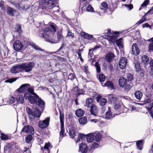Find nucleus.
I'll return each instance as SVG.
<instances>
[{"mask_svg":"<svg viewBox=\"0 0 153 153\" xmlns=\"http://www.w3.org/2000/svg\"><path fill=\"white\" fill-rule=\"evenodd\" d=\"M87 142L88 143L92 142L94 140V133H91L86 135Z\"/></svg>","mask_w":153,"mask_h":153,"instance_id":"b1692460","label":"nucleus"},{"mask_svg":"<svg viewBox=\"0 0 153 153\" xmlns=\"http://www.w3.org/2000/svg\"><path fill=\"white\" fill-rule=\"evenodd\" d=\"M106 33L107 35L105 38L109 41L114 42L115 41L116 39V37L114 35L119 34L120 33V32L115 31L113 32H112V34H111V29H108Z\"/></svg>","mask_w":153,"mask_h":153,"instance_id":"423d86ee","label":"nucleus"},{"mask_svg":"<svg viewBox=\"0 0 153 153\" xmlns=\"http://www.w3.org/2000/svg\"><path fill=\"white\" fill-rule=\"evenodd\" d=\"M16 98L17 104L19 103H22L24 102V99L22 94H18Z\"/></svg>","mask_w":153,"mask_h":153,"instance_id":"412c9836","label":"nucleus"},{"mask_svg":"<svg viewBox=\"0 0 153 153\" xmlns=\"http://www.w3.org/2000/svg\"><path fill=\"white\" fill-rule=\"evenodd\" d=\"M40 4L42 6V9L47 10L54 7V1H47V0H40Z\"/></svg>","mask_w":153,"mask_h":153,"instance_id":"20e7f679","label":"nucleus"},{"mask_svg":"<svg viewBox=\"0 0 153 153\" xmlns=\"http://www.w3.org/2000/svg\"><path fill=\"white\" fill-rule=\"evenodd\" d=\"M143 93L140 91H136L134 93V95L136 98L138 100H140L142 97Z\"/></svg>","mask_w":153,"mask_h":153,"instance_id":"cd10ccee","label":"nucleus"},{"mask_svg":"<svg viewBox=\"0 0 153 153\" xmlns=\"http://www.w3.org/2000/svg\"><path fill=\"white\" fill-rule=\"evenodd\" d=\"M127 59L124 57L121 58L119 62L120 68L121 69H124L126 67L127 63Z\"/></svg>","mask_w":153,"mask_h":153,"instance_id":"f8f14e48","label":"nucleus"},{"mask_svg":"<svg viewBox=\"0 0 153 153\" xmlns=\"http://www.w3.org/2000/svg\"><path fill=\"white\" fill-rule=\"evenodd\" d=\"M142 142L141 140H138L136 142V145L137 148L140 150H142Z\"/></svg>","mask_w":153,"mask_h":153,"instance_id":"a19ab883","label":"nucleus"},{"mask_svg":"<svg viewBox=\"0 0 153 153\" xmlns=\"http://www.w3.org/2000/svg\"><path fill=\"white\" fill-rule=\"evenodd\" d=\"M30 148V146H29L28 148L25 147L24 153H30L31 152L29 149Z\"/></svg>","mask_w":153,"mask_h":153,"instance_id":"052dcab7","label":"nucleus"},{"mask_svg":"<svg viewBox=\"0 0 153 153\" xmlns=\"http://www.w3.org/2000/svg\"><path fill=\"white\" fill-rule=\"evenodd\" d=\"M79 123L81 125H84L87 123V118L85 117H82L80 118L79 120Z\"/></svg>","mask_w":153,"mask_h":153,"instance_id":"72a5a7b5","label":"nucleus"},{"mask_svg":"<svg viewBox=\"0 0 153 153\" xmlns=\"http://www.w3.org/2000/svg\"><path fill=\"white\" fill-rule=\"evenodd\" d=\"M26 111L27 113L29 119L33 121L35 117L39 118L41 116V113L37 109H31L29 107L26 108Z\"/></svg>","mask_w":153,"mask_h":153,"instance_id":"7ed1b4c3","label":"nucleus"},{"mask_svg":"<svg viewBox=\"0 0 153 153\" xmlns=\"http://www.w3.org/2000/svg\"><path fill=\"white\" fill-rule=\"evenodd\" d=\"M142 63L145 64H148L149 62V59L147 55H143L142 57Z\"/></svg>","mask_w":153,"mask_h":153,"instance_id":"7c9ffc66","label":"nucleus"},{"mask_svg":"<svg viewBox=\"0 0 153 153\" xmlns=\"http://www.w3.org/2000/svg\"><path fill=\"white\" fill-rule=\"evenodd\" d=\"M99 146V145L98 143H94L92 144V146L91 147L90 149L89 150V152L90 153H92L93 150L96 148H98Z\"/></svg>","mask_w":153,"mask_h":153,"instance_id":"473e14b6","label":"nucleus"},{"mask_svg":"<svg viewBox=\"0 0 153 153\" xmlns=\"http://www.w3.org/2000/svg\"><path fill=\"white\" fill-rule=\"evenodd\" d=\"M78 138L76 141V143L78 142L79 140H80V139L82 140L85 138L86 137V136L84 134L79 133L78 135Z\"/></svg>","mask_w":153,"mask_h":153,"instance_id":"79ce46f5","label":"nucleus"},{"mask_svg":"<svg viewBox=\"0 0 153 153\" xmlns=\"http://www.w3.org/2000/svg\"><path fill=\"white\" fill-rule=\"evenodd\" d=\"M21 69L26 72L31 71L35 66V64L33 62L29 63H24L21 64Z\"/></svg>","mask_w":153,"mask_h":153,"instance_id":"39448f33","label":"nucleus"},{"mask_svg":"<svg viewBox=\"0 0 153 153\" xmlns=\"http://www.w3.org/2000/svg\"><path fill=\"white\" fill-rule=\"evenodd\" d=\"M22 132L31 133V134H33L34 132V129L31 126L29 125L26 126H24L22 129L21 132Z\"/></svg>","mask_w":153,"mask_h":153,"instance_id":"9d476101","label":"nucleus"},{"mask_svg":"<svg viewBox=\"0 0 153 153\" xmlns=\"http://www.w3.org/2000/svg\"><path fill=\"white\" fill-rule=\"evenodd\" d=\"M53 147L49 142L46 143L43 148H42V149L44 153H50V149Z\"/></svg>","mask_w":153,"mask_h":153,"instance_id":"2eb2a0df","label":"nucleus"},{"mask_svg":"<svg viewBox=\"0 0 153 153\" xmlns=\"http://www.w3.org/2000/svg\"><path fill=\"white\" fill-rule=\"evenodd\" d=\"M101 9L106 10L108 8V5L106 2H103L101 4L100 6Z\"/></svg>","mask_w":153,"mask_h":153,"instance_id":"c9c22d12","label":"nucleus"},{"mask_svg":"<svg viewBox=\"0 0 153 153\" xmlns=\"http://www.w3.org/2000/svg\"><path fill=\"white\" fill-rule=\"evenodd\" d=\"M123 40L122 38H120L118 39L116 41V44H122L123 43Z\"/></svg>","mask_w":153,"mask_h":153,"instance_id":"680f3d73","label":"nucleus"},{"mask_svg":"<svg viewBox=\"0 0 153 153\" xmlns=\"http://www.w3.org/2000/svg\"><path fill=\"white\" fill-rule=\"evenodd\" d=\"M57 36L58 41H55V42H57V43L58 41H59V40L63 37V36L62 35L61 31H58L57 33Z\"/></svg>","mask_w":153,"mask_h":153,"instance_id":"a18cd8bd","label":"nucleus"},{"mask_svg":"<svg viewBox=\"0 0 153 153\" xmlns=\"http://www.w3.org/2000/svg\"><path fill=\"white\" fill-rule=\"evenodd\" d=\"M93 100L92 98H87L85 102L84 105L88 107H91L93 104Z\"/></svg>","mask_w":153,"mask_h":153,"instance_id":"5701e85b","label":"nucleus"},{"mask_svg":"<svg viewBox=\"0 0 153 153\" xmlns=\"http://www.w3.org/2000/svg\"><path fill=\"white\" fill-rule=\"evenodd\" d=\"M29 45L36 50H40L43 51V53L44 55L41 54L40 57L41 58H44L45 57V54H47V52L44 51L41 49L38 46L36 45L33 42H30L29 43Z\"/></svg>","mask_w":153,"mask_h":153,"instance_id":"1a4fd4ad","label":"nucleus"},{"mask_svg":"<svg viewBox=\"0 0 153 153\" xmlns=\"http://www.w3.org/2000/svg\"><path fill=\"white\" fill-rule=\"evenodd\" d=\"M60 122L61 125V131L60 132L59 141L61 140L65 135V128L64 127V117L63 114H62L60 113Z\"/></svg>","mask_w":153,"mask_h":153,"instance_id":"0eeeda50","label":"nucleus"},{"mask_svg":"<svg viewBox=\"0 0 153 153\" xmlns=\"http://www.w3.org/2000/svg\"><path fill=\"white\" fill-rule=\"evenodd\" d=\"M151 100L150 99H145L144 102L145 103H148L151 102Z\"/></svg>","mask_w":153,"mask_h":153,"instance_id":"338daca9","label":"nucleus"},{"mask_svg":"<svg viewBox=\"0 0 153 153\" xmlns=\"http://www.w3.org/2000/svg\"><path fill=\"white\" fill-rule=\"evenodd\" d=\"M17 79L16 78L10 79H8L5 81V82H9L12 83L13 82L16 81Z\"/></svg>","mask_w":153,"mask_h":153,"instance_id":"13d9d810","label":"nucleus"},{"mask_svg":"<svg viewBox=\"0 0 153 153\" xmlns=\"http://www.w3.org/2000/svg\"><path fill=\"white\" fill-rule=\"evenodd\" d=\"M100 46L99 45H96L95 47H94L93 48L91 49L92 51H94L96 49L99 48L100 47Z\"/></svg>","mask_w":153,"mask_h":153,"instance_id":"774afa93","label":"nucleus"},{"mask_svg":"<svg viewBox=\"0 0 153 153\" xmlns=\"http://www.w3.org/2000/svg\"><path fill=\"white\" fill-rule=\"evenodd\" d=\"M50 121V117H47L45 119L42 121H40L39 123V127L42 128L47 127L49 125Z\"/></svg>","mask_w":153,"mask_h":153,"instance_id":"6e6552de","label":"nucleus"},{"mask_svg":"<svg viewBox=\"0 0 153 153\" xmlns=\"http://www.w3.org/2000/svg\"><path fill=\"white\" fill-rule=\"evenodd\" d=\"M134 65L136 71L143 74L144 70L141 68L140 63H139L138 62H136L134 63Z\"/></svg>","mask_w":153,"mask_h":153,"instance_id":"6ab92c4d","label":"nucleus"},{"mask_svg":"<svg viewBox=\"0 0 153 153\" xmlns=\"http://www.w3.org/2000/svg\"><path fill=\"white\" fill-rule=\"evenodd\" d=\"M92 51L91 49H89V52L88 54V56H89L91 57H92L93 55V52H91V51Z\"/></svg>","mask_w":153,"mask_h":153,"instance_id":"69168bd1","label":"nucleus"},{"mask_svg":"<svg viewBox=\"0 0 153 153\" xmlns=\"http://www.w3.org/2000/svg\"><path fill=\"white\" fill-rule=\"evenodd\" d=\"M125 6L129 10H131L133 8V6L132 4H129L128 5L125 4Z\"/></svg>","mask_w":153,"mask_h":153,"instance_id":"bf43d9fd","label":"nucleus"},{"mask_svg":"<svg viewBox=\"0 0 153 153\" xmlns=\"http://www.w3.org/2000/svg\"><path fill=\"white\" fill-rule=\"evenodd\" d=\"M84 71L87 74H90V72L88 70V66L86 65H85L84 66Z\"/></svg>","mask_w":153,"mask_h":153,"instance_id":"5fc2aeb1","label":"nucleus"},{"mask_svg":"<svg viewBox=\"0 0 153 153\" xmlns=\"http://www.w3.org/2000/svg\"><path fill=\"white\" fill-rule=\"evenodd\" d=\"M86 10L87 11L93 12H94L93 8L90 5H89L87 7Z\"/></svg>","mask_w":153,"mask_h":153,"instance_id":"8fccbe9b","label":"nucleus"},{"mask_svg":"<svg viewBox=\"0 0 153 153\" xmlns=\"http://www.w3.org/2000/svg\"><path fill=\"white\" fill-rule=\"evenodd\" d=\"M1 140H7L8 139V135L4 133H1Z\"/></svg>","mask_w":153,"mask_h":153,"instance_id":"49530a36","label":"nucleus"},{"mask_svg":"<svg viewBox=\"0 0 153 153\" xmlns=\"http://www.w3.org/2000/svg\"><path fill=\"white\" fill-rule=\"evenodd\" d=\"M150 13L153 14V7L145 14V15L147 16L149 15Z\"/></svg>","mask_w":153,"mask_h":153,"instance_id":"0e129e2a","label":"nucleus"},{"mask_svg":"<svg viewBox=\"0 0 153 153\" xmlns=\"http://www.w3.org/2000/svg\"><path fill=\"white\" fill-rule=\"evenodd\" d=\"M7 12L8 15L11 16H14L15 10L12 7H8L7 8Z\"/></svg>","mask_w":153,"mask_h":153,"instance_id":"f704fd0d","label":"nucleus"},{"mask_svg":"<svg viewBox=\"0 0 153 153\" xmlns=\"http://www.w3.org/2000/svg\"><path fill=\"white\" fill-rule=\"evenodd\" d=\"M149 64L150 66L151 69L153 70V59L150 60Z\"/></svg>","mask_w":153,"mask_h":153,"instance_id":"e2e57ef3","label":"nucleus"},{"mask_svg":"<svg viewBox=\"0 0 153 153\" xmlns=\"http://www.w3.org/2000/svg\"><path fill=\"white\" fill-rule=\"evenodd\" d=\"M148 41L152 42L149 45L148 48L149 51H153V37L151 38Z\"/></svg>","mask_w":153,"mask_h":153,"instance_id":"4c0bfd02","label":"nucleus"},{"mask_svg":"<svg viewBox=\"0 0 153 153\" xmlns=\"http://www.w3.org/2000/svg\"><path fill=\"white\" fill-rule=\"evenodd\" d=\"M95 66L96 67L97 71L98 73H100V66L98 62H96L95 64Z\"/></svg>","mask_w":153,"mask_h":153,"instance_id":"3c124183","label":"nucleus"},{"mask_svg":"<svg viewBox=\"0 0 153 153\" xmlns=\"http://www.w3.org/2000/svg\"><path fill=\"white\" fill-rule=\"evenodd\" d=\"M109 97L110 98V99L111 100V101H113L114 104H115L116 102H118L117 101V98L115 97H113L112 95H110Z\"/></svg>","mask_w":153,"mask_h":153,"instance_id":"603ef678","label":"nucleus"},{"mask_svg":"<svg viewBox=\"0 0 153 153\" xmlns=\"http://www.w3.org/2000/svg\"><path fill=\"white\" fill-rule=\"evenodd\" d=\"M127 78L129 81H131L133 79V75L130 73L127 74Z\"/></svg>","mask_w":153,"mask_h":153,"instance_id":"6e6d98bb","label":"nucleus"},{"mask_svg":"<svg viewBox=\"0 0 153 153\" xmlns=\"http://www.w3.org/2000/svg\"><path fill=\"white\" fill-rule=\"evenodd\" d=\"M149 4V0H145L142 4L141 5V6L142 7H145L148 5Z\"/></svg>","mask_w":153,"mask_h":153,"instance_id":"4d7b16f0","label":"nucleus"},{"mask_svg":"<svg viewBox=\"0 0 153 153\" xmlns=\"http://www.w3.org/2000/svg\"><path fill=\"white\" fill-rule=\"evenodd\" d=\"M82 36L85 39H88L89 40H92L94 37L92 35L89 34L85 33H83Z\"/></svg>","mask_w":153,"mask_h":153,"instance_id":"c85d7f7f","label":"nucleus"},{"mask_svg":"<svg viewBox=\"0 0 153 153\" xmlns=\"http://www.w3.org/2000/svg\"><path fill=\"white\" fill-rule=\"evenodd\" d=\"M76 77L75 74L73 73L70 74L68 76V79L71 80H74Z\"/></svg>","mask_w":153,"mask_h":153,"instance_id":"864d4df0","label":"nucleus"},{"mask_svg":"<svg viewBox=\"0 0 153 153\" xmlns=\"http://www.w3.org/2000/svg\"><path fill=\"white\" fill-rule=\"evenodd\" d=\"M121 102H116L114 106V109L116 111L119 110L121 107Z\"/></svg>","mask_w":153,"mask_h":153,"instance_id":"ea45409f","label":"nucleus"},{"mask_svg":"<svg viewBox=\"0 0 153 153\" xmlns=\"http://www.w3.org/2000/svg\"><path fill=\"white\" fill-rule=\"evenodd\" d=\"M32 134H29L25 138V142L29 144L30 148H31L32 146V143L33 141L34 137L32 136Z\"/></svg>","mask_w":153,"mask_h":153,"instance_id":"f3484780","label":"nucleus"},{"mask_svg":"<svg viewBox=\"0 0 153 153\" xmlns=\"http://www.w3.org/2000/svg\"><path fill=\"white\" fill-rule=\"evenodd\" d=\"M76 115L78 117L82 116L84 114V111L81 109H79L76 110L75 112Z\"/></svg>","mask_w":153,"mask_h":153,"instance_id":"c756f323","label":"nucleus"},{"mask_svg":"<svg viewBox=\"0 0 153 153\" xmlns=\"http://www.w3.org/2000/svg\"><path fill=\"white\" fill-rule=\"evenodd\" d=\"M105 116L106 119H109L114 117V115L113 114L112 112L110 110L109 108L108 110L105 113Z\"/></svg>","mask_w":153,"mask_h":153,"instance_id":"393cba45","label":"nucleus"},{"mask_svg":"<svg viewBox=\"0 0 153 153\" xmlns=\"http://www.w3.org/2000/svg\"><path fill=\"white\" fill-rule=\"evenodd\" d=\"M21 69V64L16 65L13 66L10 69V72L12 74H16L20 72L19 69Z\"/></svg>","mask_w":153,"mask_h":153,"instance_id":"dca6fc26","label":"nucleus"},{"mask_svg":"<svg viewBox=\"0 0 153 153\" xmlns=\"http://www.w3.org/2000/svg\"><path fill=\"white\" fill-rule=\"evenodd\" d=\"M17 90L19 92H24L27 91V92L25 93V98L28 99L31 104H36L40 108L41 111H42L44 110L45 102L34 92L33 89L30 88L29 84H23Z\"/></svg>","mask_w":153,"mask_h":153,"instance_id":"f257e3e1","label":"nucleus"},{"mask_svg":"<svg viewBox=\"0 0 153 153\" xmlns=\"http://www.w3.org/2000/svg\"><path fill=\"white\" fill-rule=\"evenodd\" d=\"M131 53L132 54L135 56H137L140 53V51L136 43H133L132 45Z\"/></svg>","mask_w":153,"mask_h":153,"instance_id":"9b49d317","label":"nucleus"},{"mask_svg":"<svg viewBox=\"0 0 153 153\" xmlns=\"http://www.w3.org/2000/svg\"><path fill=\"white\" fill-rule=\"evenodd\" d=\"M17 28L16 32L18 34L20 35L22 33V30L21 26L19 24H17L16 25Z\"/></svg>","mask_w":153,"mask_h":153,"instance_id":"58836bf2","label":"nucleus"},{"mask_svg":"<svg viewBox=\"0 0 153 153\" xmlns=\"http://www.w3.org/2000/svg\"><path fill=\"white\" fill-rule=\"evenodd\" d=\"M119 85L121 87H123L127 84V80L123 77H121L119 80Z\"/></svg>","mask_w":153,"mask_h":153,"instance_id":"4be33fe9","label":"nucleus"},{"mask_svg":"<svg viewBox=\"0 0 153 153\" xmlns=\"http://www.w3.org/2000/svg\"><path fill=\"white\" fill-rule=\"evenodd\" d=\"M102 85L103 86H107L111 89H113L114 88L113 84L110 81H107L104 83V85H103L102 84Z\"/></svg>","mask_w":153,"mask_h":153,"instance_id":"bb28decb","label":"nucleus"},{"mask_svg":"<svg viewBox=\"0 0 153 153\" xmlns=\"http://www.w3.org/2000/svg\"><path fill=\"white\" fill-rule=\"evenodd\" d=\"M97 101L101 106L105 105L107 102V99L105 98H97Z\"/></svg>","mask_w":153,"mask_h":153,"instance_id":"a878e982","label":"nucleus"},{"mask_svg":"<svg viewBox=\"0 0 153 153\" xmlns=\"http://www.w3.org/2000/svg\"><path fill=\"white\" fill-rule=\"evenodd\" d=\"M56 25L53 24L50 27L45 28L44 29V32L42 33V36L45 39V40L51 43H57V42H55V40L51 39L47 32H55L56 30Z\"/></svg>","mask_w":153,"mask_h":153,"instance_id":"f03ea898","label":"nucleus"},{"mask_svg":"<svg viewBox=\"0 0 153 153\" xmlns=\"http://www.w3.org/2000/svg\"><path fill=\"white\" fill-rule=\"evenodd\" d=\"M69 134L71 138H73L76 136V133L73 130H70Z\"/></svg>","mask_w":153,"mask_h":153,"instance_id":"de8ad7c7","label":"nucleus"},{"mask_svg":"<svg viewBox=\"0 0 153 153\" xmlns=\"http://www.w3.org/2000/svg\"><path fill=\"white\" fill-rule=\"evenodd\" d=\"M114 57V54L112 52H110L106 55L105 59L107 62H111L113 60Z\"/></svg>","mask_w":153,"mask_h":153,"instance_id":"aec40b11","label":"nucleus"},{"mask_svg":"<svg viewBox=\"0 0 153 153\" xmlns=\"http://www.w3.org/2000/svg\"><path fill=\"white\" fill-rule=\"evenodd\" d=\"M123 87H124V89L126 91H128L129 90L131 89V86L130 85L128 84H126V85H125Z\"/></svg>","mask_w":153,"mask_h":153,"instance_id":"09e8293b","label":"nucleus"},{"mask_svg":"<svg viewBox=\"0 0 153 153\" xmlns=\"http://www.w3.org/2000/svg\"><path fill=\"white\" fill-rule=\"evenodd\" d=\"M95 140L96 142H99L100 141L101 137L100 134L98 132H96L94 133Z\"/></svg>","mask_w":153,"mask_h":153,"instance_id":"2f4dec72","label":"nucleus"},{"mask_svg":"<svg viewBox=\"0 0 153 153\" xmlns=\"http://www.w3.org/2000/svg\"><path fill=\"white\" fill-rule=\"evenodd\" d=\"M79 149L82 153H86L87 152V146L85 143H81L79 145Z\"/></svg>","mask_w":153,"mask_h":153,"instance_id":"a211bd4d","label":"nucleus"},{"mask_svg":"<svg viewBox=\"0 0 153 153\" xmlns=\"http://www.w3.org/2000/svg\"><path fill=\"white\" fill-rule=\"evenodd\" d=\"M90 107L91 108L90 110L91 114L94 116L95 118L99 117L97 116L98 109L97 107L94 105Z\"/></svg>","mask_w":153,"mask_h":153,"instance_id":"4468645a","label":"nucleus"},{"mask_svg":"<svg viewBox=\"0 0 153 153\" xmlns=\"http://www.w3.org/2000/svg\"><path fill=\"white\" fill-rule=\"evenodd\" d=\"M9 102L10 103L12 104L13 105H16L17 104V102L15 99V98L12 97L10 98Z\"/></svg>","mask_w":153,"mask_h":153,"instance_id":"e433bc0d","label":"nucleus"},{"mask_svg":"<svg viewBox=\"0 0 153 153\" xmlns=\"http://www.w3.org/2000/svg\"><path fill=\"white\" fill-rule=\"evenodd\" d=\"M74 34L71 32V31L69 29L68 30V33L66 36H68L71 38H73L74 37Z\"/></svg>","mask_w":153,"mask_h":153,"instance_id":"c03bdc74","label":"nucleus"},{"mask_svg":"<svg viewBox=\"0 0 153 153\" xmlns=\"http://www.w3.org/2000/svg\"><path fill=\"white\" fill-rule=\"evenodd\" d=\"M98 78L100 81L102 82L105 81V77L103 74H100L99 75Z\"/></svg>","mask_w":153,"mask_h":153,"instance_id":"37998d69","label":"nucleus"},{"mask_svg":"<svg viewBox=\"0 0 153 153\" xmlns=\"http://www.w3.org/2000/svg\"><path fill=\"white\" fill-rule=\"evenodd\" d=\"M23 46V45L21 42L18 40L16 41L13 45V48L16 51H19L21 50Z\"/></svg>","mask_w":153,"mask_h":153,"instance_id":"ddd939ff","label":"nucleus"}]
</instances>
